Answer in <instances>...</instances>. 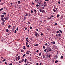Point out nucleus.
Segmentation results:
<instances>
[{
  "label": "nucleus",
  "mask_w": 65,
  "mask_h": 65,
  "mask_svg": "<svg viewBox=\"0 0 65 65\" xmlns=\"http://www.w3.org/2000/svg\"><path fill=\"white\" fill-rule=\"evenodd\" d=\"M47 51L46 52V53H48V52H51V51H52V49L51 47H50L48 46L47 47Z\"/></svg>",
  "instance_id": "nucleus-1"
},
{
  "label": "nucleus",
  "mask_w": 65,
  "mask_h": 65,
  "mask_svg": "<svg viewBox=\"0 0 65 65\" xmlns=\"http://www.w3.org/2000/svg\"><path fill=\"white\" fill-rule=\"evenodd\" d=\"M8 18H9V17H4V19H5V21H6L8 20Z\"/></svg>",
  "instance_id": "nucleus-2"
},
{
  "label": "nucleus",
  "mask_w": 65,
  "mask_h": 65,
  "mask_svg": "<svg viewBox=\"0 0 65 65\" xmlns=\"http://www.w3.org/2000/svg\"><path fill=\"white\" fill-rule=\"evenodd\" d=\"M38 34L37 32H35V35L36 37H37L38 38L39 37L38 36Z\"/></svg>",
  "instance_id": "nucleus-3"
},
{
  "label": "nucleus",
  "mask_w": 65,
  "mask_h": 65,
  "mask_svg": "<svg viewBox=\"0 0 65 65\" xmlns=\"http://www.w3.org/2000/svg\"><path fill=\"white\" fill-rule=\"evenodd\" d=\"M39 10H40V12H42V13H43V12L44 11V10H41L40 9H39Z\"/></svg>",
  "instance_id": "nucleus-4"
},
{
  "label": "nucleus",
  "mask_w": 65,
  "mask_h": 65,
  "mask_svg": "<svg viewBox=\"0 0 65 65\" xmlns=\"http://www.w3.org/2000/svg\"><path fill=\"white\" fill-rule=\"evenodd\" d=\"M46 2H44V7H45V6H47L46 5Z\"/></svg>",
  "instance_id": "nucleus-5"
},
{
  "label": "nucleus",
  "mask_w": 65,
  "mask_h": 65,
  "mask_svg": "<svg viewBox=\"0 0 65 65\" xmlns=\"http://www.w3.org/2000/svg\"><path fill=\"white\" fill-rule=\"evenodd\" d=\"M55 9H54L53 10V11H54V12H56L57 11V8H56V10L55 9V8H54Z\"/></svg>",
  "instance_id": "nucleus-6"
},
{
  "label": "nucleus",
  "mask_w": 65,
  "mask_h": 65,
  "mask_svg": "<svg viewBox=\"0 0 65 65\" xmlns=\"http://www.w3.org/2000/svg\"><path fill=\"white\" fill-rule=\"evenodd\" d=\"M30 51L28 50L27 51V52L26 53V54H29V53H30Z\"/></svg>",
  "instance_id": "nucleus-7"
},
{
  "label": "nucleus",
  "mask_w": 65,
  "mask_h": 65,
  "mask_svg": "<svg viewBox=\"0 0 65 65\" xmlns=\"http://www.w3.org/2000/svg\"><path fill=\"white\" fill-rule=\"evenodd\" d=\"M27 61V59L25 58L24 60V62H25V63H27V61Z\"/></svg>",
  "instance_id": "nucleus-8"
},
{
  "label": "nucleus",
  "mask_w": 65,
  "mask_h": 65,
  "mask_svg": "<svg viewBox=\"0 0 65 65\" xmlns=\"http://www.w3.org/2000/svg\"><path fill=\"white\" fill-rule=\"evenodd\" d=\"M17 59H18V60H19V59H20V56H19L17 58Z\"/></svg>",
  "instance_id": "nucleus-9"
},
{
  "label": "nucleus",
  "mask_w": 65,
  "mask_h": 65,
  "mask_svg": "<svg viewBox=\"0 0 65 65\" xmlns=\"http://www.w3.org/2000/svg\"><path fill=\"white\" fill-rule=\"evenodd\" d=\"M1 17L2 18H4V17H5V16L4 15V14H3L1 15Z\"/></svg>",
  "instance_id": "nucleus-10"
},
{
  "label": "nucleus",
  "mask_w": 65,
  "mask_h": 65,
  "mask_svg": "<svg viewBox=\"0 0 65 65\" xmlns=\"http://www.w3.org/2000/svg\"><path fill=\"white\" fill-rule=\"evenodd\" d=\"M18 4H21V2L20 1H18Z\"/></svg>",
  "instance_id": "nucleus-11"
},
{
  "label": "nucleus",
  "mask_w": 65,
  "mask_h": 65,
  "mask_svg": "<svg viewBox=\"0 0 65 65\" xmlns=\"http://www.w3.org/2000/svg\"><path fill=\"white\" fill-rule=\"evenodd\" d=\"M10 27H11V26L9 25L8 27V29H9L10 28Z\"/></svg>",
  "instance_id": "nucleus-12"
},
{
  "label": "nucleus",
  "mask_w": 65,
  "mask_h": 65,
  "mask_svg": "<svg viewBox=\"0 0 65 65\" xmlns=\"http://www.w3.org/2000/svg\"><path fill=\"white\" fill-rule=\"evenodd\" d=\"M46 51H47V48H46V49L44 50V52H46Z\"/></svg>",
  "instance_id": "nucleus-13"
},
{
  "label": "nucleus",
  "mask_w": 65,
  "mask_h": 65,
  "mask_svg": "<svg viewBox=\"0 0 65 65\" xmlns=\"http://www.w3.org/2000/svg\"><path fill=\"white\" fill-rule=\"evenodd\" d=\"M6 32H8V31H9V30H8V29H6Z\"/></svg>",
  "instance_id": "nucleus-14"
},
{
  "label": "nucleus",
  "mask_w": 65,
  "mask_h": 65,
  "mask_svg": "<svg viewBox=\"0 0 65 65\" xmlns=\"http://www.w3.org/2000/svg\"><path fill=\"white\" fill-rule=\"evenodd\" d=\"M25 13L26 14L25 15V16H27V15H28V14L27 12Z\"/></svg>",
  "instance_id": "nucleus-15"
},
{
  "label": "nucleus",
  "mask_w": 65,
  "mask_h": 65,
  "mask_svg": "<svg viewBox=\"0 0 65 65\" xmlns=\"http://www.w3.org/2000/svg\"><path fill=\"white\" fill-rule=\"evenodd\" d=\"M40 4H39V5L40 6H41V5L42 4L41 3V2H40Z\"/></svg>",
  "instance_id": "nucleus-16"
},
{
  "label": "nucleus",
  "mask_w": 65,
  "mask_h": 65,
  "mask_svg": "<svg viewBox=\"0 0 65 65\" xmlns=\"http://www.w3.org/2000/svg\"><path fill=\"white\" fill-rule=\"evenodd\" d=\"M43 48L44 49H45V46H43Z\"/></svg>",
  "instance_id": "nucleus-17"
},
{
  "label": "nucleus",
  "mask_w": 65,
  "mask_h": 65,
  "mask_svg": "<svg viewBox=\"0 0 65 65\" xmlns=\"http://www.w3.org/2000/svg\"><path fill=\"white\" fill-rule=\"evenodd\" d=\"M59 31L61 33H63V32H62V31L61 30H59Z\"/></svg>",
  "instance_id": "nucleus-18"
},
{
  "label": "nucleus",
  "mask_w": 65,
  "mask_h": 65,
  "mask_svg": "<svg viewBox=\"0 0 65 65\" xmlns=\"http://www.w3.org/2000/svg\"><path fill=\"white\" fill-rule=\"evenodd\" d=\"M38 44H34V46H38Z\"/></svg>",
  "instance_id": "nucleus-19"
},
{
  "label": "nucleus",
  "mask_w": 65,
  "mask_h": 65,
  "mask_svg": "<svg viewBox=\"0 0 65 65\" xmlns=\"http://www.w3.org/2000/svg\"><path fill=\"white\" fill-rule=\"evenodd\" d=\"M34 11L35 13H36L37 12V11H36V9H34Z\"/></svg>",
  "instance_id": "nucleus-20"
},
{
  "label": "nucleus",
  "mask_w": 65,
  "mask_h": 65,
  "mask_svg": "<svg viewBox=\"0 0 65 65\" xmlns=\"http://www.w3.org/2000/svg\"><path fill=\"white\" fill-rule=\"evenodd\" d=\"M26 47H25V46H23V49L25 50L26 49Z\"/></svg>",
  "instance_id": "nucleus-21"
},
{
  "label": "nucleus",
  "mask_w": 65,
  "mask_h": 65,
  "mask_svg": "<svg viewBox=\"0 0 65 65\" xmlns=\"http://www.w3.org/2000/svg\"><path fill=\"white\" fill-rule=\"evenodd\" d=\"M6 61V59H4L2 61H1L2 62H4V61Z\"/></svg>",
  "instance_id": "nucleus-22"
},
{
  "label": "nucleus",
  "mask_w": 65,
  "mask_h": 65,
  "mask_svg": "<svg viewBox=\"0 0 65 65\" xmlns=\"http://www.w3.org/2000/svg\"><path fill=\"white\" fill-rule=\"evenodd\" d=\"M1 20L2 21L3 20H4V18H1Z\"/></svg>",
  "instance_id": "nucleus-23"
},
{
  "label": "nucleus",
  "mask_w": 65,
  "mask_h": 65,
  "mask_svg": "<svg viewBox=\"0 0 65 65\" xmlns=\"http://www.w3.org/2000/svg\"><path fill=\"white\" fill-rule=\"evenodd\" d=\"M58 36H59V37H60V36H61V34H58Z\"/></svg>",
  "instance_id": "nucleus-24"
},
{
  "label": "nucleus",
  "mask_w": 65,
  "mask_h": 65,
  "mask_svg": "<svg viewBox=\"0 0 65 65\" xmlns=\"http://www.w3.org/2000/svg\"><path fill=\"white\" fill-rule=\"evenodd\" d=\"M4 4V3H1L0 4L1 5H2Z\"/></svg>",
  "instance_id": "nucleus-25"
},
{
  "label": "nucleus",
  "mask_w": 65,
  "mask_h": 65,
  "mask_svg": "<svg viewBox=\"0 0 65 65\" xmlns=\"http://www.w3.org/2000/svg\"><path fill=\"white\" fill-rule=\"evenodd\" d=\"M3 14L5 15H6V13H5V12H3Z\"/></svg>",
  "instance_id": "nucleus-26"
},
{
  "label": "nucleus",
  "mask_w": 65,
  "mask_h": 65,
  "mask_svg": "<svg viewBox=\"0 0 65 65\" xmlns=\"http://www.w3.org/2000/svg\"><path fill=\"white\" fill-rule=\"evenodd\" d=\"M3 8H2L0 9V11H1L2 10H3Z\"/></svg>",
  "instance_id": "nucleus-27"
},
{
  "label": "nucleus",
  "mask_w": 65,
  "mask_h": 65,
  "mask_svg": "<svg viewBox=\"0 0 65 65\" xmlns=\"http://www.w3.org/2000/svg\"><path fill=\"white\" fill-rule=\"evenodd\" d=\"M26 46H27V45L28 44V43L27 42H26Z\"/></svg>",
  "instance_id": "nucleus-28"
},
{
  "label": "nucleus",
  "mask_w": 65,
  "mask_h": 65,
  "mask_svg": "<svg viewBox=\"0 0 65 65\" xmlns=\"http://www.w3.org/2000/svg\"><path fill=\"white\" fill-rule=\"evenodd\" d=\"M59 17H60V15L58 14L57 15V18H59Z\"/></svg>",
  "instance_id": "nucleus-29"
},
{
  "label": "nucleus",
  "mask_w": 65,
  "mask_h": 65,
  "mask_svg": "<svg viewBox=\"0 0 65 65\" xmlns=\"http://www.w3.org/2000/svg\"><path fill=\"white\" fill-rule=\"evenodd\" d=\"M58 2V4H61V2L59 1Z\"/></svg>",
  "instance_id": "nucleus-30"
},
{
  "label": "nucleus",
  "mask_w": 65,
  "mask_h": 65,
  "mask_svg": "<svg viewBox=\"0 0 65 65\" xmlns=\"http://www.w3.org/2000/svg\"><path fill=\"white\" fill-rule=\"evenodd\" d=\"M24 59H22V60H21V62L22 63H23V62H24Z\"/></svg>",
  "instance_id": "nucleus-31"
},
{
  "label": "nucleus",
  "mask_w": 65,
  "mask_h": 65,
  "mask_svg": "<svg viewBox=\"0 0 65 65\" xmlns=\"http://www.w3.org/2000/svg\"><path fill=\"white\" fill-rule=\"evenodd\" d=\"M12 31H13H13H14V28H12Z\"/></svg>",
  "instance_id": "nucleus-32"
},
{
  "label": "nucleus",
  "mask_w": 65,
  "mask_h": 65,
  "mask_svg": "<svg viewBox=\"0 0 65 65\" xmlns=\"http://www.w3.org/2000/svg\"><path fill=\"white\" fill-rule=\"evenodd\" d=\"M2 24H3V25H4V22H3Z\"/></svg>",
  "instance_id": "nucleus-33"
},
{
  "label": "nucleus",
  "mask_w": 65,
  "mask_h": 65,
  "mask_svg": "<svg viewBox=\"0 0 65 65\" xmlns=\"http://www.w3.org/2000/svg\"><path fill=\"white\" fill-rule=\"evenodd\" d=\"M51 17H50L49 18H48V20H50V19H51Z\"/></svg>",
  "instance_id": "nucleus-34"
},
{
  "label": "nucleus",
  "mask_w": 65,
  "mask_h": 65,
  "mask_svg": "<svg viewBox=\"0 0 65 65\" xmlns=\"http://www.w3.org/2000/svg\"><path fill=\"white\" fill-rule=\"evenodd\" d=\"M21 52H24V50H21Z\"/></svg>",
  "instance_id": "nucleus-35"
},
{
  "label": "nucleus",
  "mask_w": 65,
  "mask_h": 65,
  "mask_svg": "<svg viewBox=\"0 0 65 65\" xmlns=\"http://www.w3.org/2000/svg\"><path fill=\"white\" fill-rule=\"evenodd\" d=\"M36 7H38V6H39V5H38V4H37L36 5Z\"/></svg>",
  "instance_id": "nucleus-36"
},
{
  "label": "nucleus",
  "mask_w": 65,
  "mask_h": 65,
  "mask_svg": "<svg viewBox=\"0 0 65 65\" xmlns=\"http://www.w3.org/2000/svg\"><path fill=\"white\" fill-rule=\"evenodd\" d=\"M40 55H41V53H40L39 54V56H40Z\"/></svg>",
  "instance_id": "nucleus-37"
},
{
  "label": "nucleus",
  "mask_w": 65,
  "mask_h": 65,
  "mask_svg": "<svg viewBox=\"0 0 65 65\" xmlns=\"http://www.w3.org/2000/svg\"><path fill=\"white\" fill-rule=\"evenodd\" d=\"M30 15H31V14L30 12L29 13V14H28V15L29 16H30Z\"/></svg>",
  "instance_id": "nucleus-38"
},
{
  "label": "nucleus",
  "mask_w": 65,
  "mask_h": 65,
  "mask_svg": "<svg viewBox=\"0 0 65 65\" xmlns=\"http://www.w3.org/2000/svg\"><path fill=\"white\" fill-rule=\"evenodd\" d=\"M18 29H19V28H18V27L16 29V30H17V31H18Z\"/></svg>",
  "instance_id": "nucleus-39"
},
{
  "label": "nucleus",
  "mask_w": 65,
  "mask_h": 65,
  "mask_svg": "<svg viewBox=\"0 0 65 65\" xmlns=\"http://www.w3.org/2000/svg\"><path fill=\"white\" fill-rule=\"evenodd\" d=\"M41 36H42L43 35V34L42 33H41Z\"/></svg>",
  "instance_id": "nucleus-40"
},
{
  "label": "nucleus",
  "mask_w": 65,
  "mask_h": 65,
  "mask_svg": "<svg viewBox=\"0 0 65 65\" xmlns=\"http://www.w3.org/2000/svg\"><path fill=\"white\" fill-rule=\"evenodd\" d=\"M8 33V34H11V32L10 31H9Z\"/></svg>",
  "instance_id": "nucleus-41"
},
{
  "label": "nucleus",
  "mask_w": 65,
  "mask_h": 65,
  "mask_svg": "<svg viewBox=\"0 0 65 65\" xmlns=\"http://www.w3.org/2000/svg\"><path fill=\"white\" fill-rule=\"evenodd\" d=\"M61 58L62 59H63V56H61Z\"/></svg>",
  "instance_id": "nucleus-42"
},
{
  "label": "nucleus",
  "mask_w": 65,
  "mask_h": 65,
  "mask_svg": "<svg viewBox=\"0 0 65 65\" xmlns=\"http://www.w3.org/2000/svg\"><path fill=\"white\" fill-rule=\"evenodd\" d=\"M36 31H38V29H37V28H36Z\"/></svg>",
  "instance_id": "nucleus-43"
},
{
  "label": "nucleus",
  "mask_w": 65,
  "mask_h": 65,
  "mask_svg": "<svg viewBox=\"0 0 65 65\" xmlns=\"http://www.w3.org/2000/svg\"><path fill=\"white\" fill-rule=\"evenodd\" d=\"M31 13H33V10H31Z\"/></svg>",
  "instance_id": "nucleus-44"
},
{
  "label": "nucleus",
  "mask_w": 65,
  "mask_h": 65,
  "mask_svg": "<svg viewBox=\"0 0 65 65\" xmlns=\"http://www.w3.org/2000/svg\"><path fill=\"white\" fill-rule=\"evenodd\" d=\"M9 65H12V63H10Z\"/></svg>",
  "instance_id": "nucleus-45"
},
{
  "label": "nucleus",
  "mask_w": 65,
  "mask_h": 65,
  "mask_svg": "<svg viewBox=\"0 0 65 65\" xmlns=\"http://www.w3.org/2000/svg\"><path fill=\"white\" fill-rule=\"evenodd\" d=\"M38 52H39V50H37L36 51L37 53H38Z\"/></svg>",
  "instance_id": "nucleus-46"
},
{
  "label": "nucleus",
  "mask_w": 65,
  "mask_h": 65,
  "mask_svg": "<svg viewBox=\"0 0 65 65\" xmlns=\"http://www.w3.org/2000/svg\"><path fill=\"white\" fill-rule=\"evenodd\" d=\"M57 25V23H56L54 25L56 26Z\"/></svg>",
  "instance_id": "nucleus-47"
},
{
  "label": "nucleus",
  "mask_w": 65,
  "mask_h": 65,
  "mask_svg": "<svg viewBox=\"0 0 65 65\" xmlns=\"http://www.w3.org/2000/svg\"><path fill=\"white\" fill-rule=\"evenodd\" d=\"M16 32H17V30H15L14 31V33H16Z\"/></svg>",
  "instance_id": "nucleus-48"
},
{
  "label": "nucleus",
  "mask_w": 65,
  "mask_h": 65,
  "mask_svg": "<svg viewBox=\"0 0 65 65\" xmlns=\"http://www.w3.org/2000/svg\"><path fill=\"white\" fill-rule=\"evenodd\" d=\"M25 56H26V54H24L23 56V57H25Z\"/></svg>",
  "instance_id": "nucleus-49"
},
{
  "label": "nucleus",
  "mask_w": 65,
  "mask_h": 65,
  "mask_svg": "<svg viewBox=\"0 0 65 65\" xmlns=\"http://www.w3.org/2000/svg\"><path fill=\"white\" fill-rule=\"evenodd\" d=\"M2 21H3V22H5V20H4V19Z\"/></svg>",
  "instance_id": "nucleus-50"
},
{
  "label": "nucleus",
  "mask_w": 65,
  "mask_h": 65,
  "mask_svg": "<svg viewBox=\"0 0 65 65\" xmlns=\"http://www.w3.org/2000/svg\"><path fill=\"white\" fill-rule=\"evenodd\" d=\"M26 40L27 42H29V41H28V39H26Z\"/></svg>",
  "instance_id": "nucleus-51"
},
{
  "label": "nucleus",
  "mask_w": 65,
  "mask_h": 65,
  "mask_svg": "<svg viewBox=\"0 0 65 65\" xmlns=\"http://www.w3.org/2000/svg\"><path fill=\"white\" fill-rule=\"evenodd\" d=\"M55 63H57V60H56L55 61Z\"/></svg>",
  "instance_id": "nucleus-52"
},
{
  "label": "nucleus",
  "mask_w": 65,
  "mask_h": 65,
  "mask_svg": "<svg viewBox=\"0 0 65 65\" xmlns=\"http://www.w3.org/2000/svg\"><path fill=\"white\" fill-rule=\"evenodd\" d=\"M52 43H53V44H55V42H52Z\"/></svg>",
  "instance_id": "nucleus-53"
},
{
  "label": "nucleus",
  "mask_w": 65,
  "mask_h": 65,
  "mask_svg": "<svg viewBox=\"0 0 65 65\" xmlns=\"http://www.w3.org/2000/svg\"><path fill=\"white\" fill-rule=\"evenodd\" d=\"M27 47H30V46H29V45H28L27 46Z\"/></svg>",
  "instance_id": "nucleus-54"
},
{
  "label": "nucleus",
  "mask_w": 65,
  "mask_h": 65,
  "mask_svg": "<svg viewBox=\"0 0 65 65\" xmlns=\"http://www.w3.org/2000/svg\"><path fill=\"white\" fill-rule=\"evenodd\" d=\"M45 45H46V46L47 45V43L45 44Z\"/></svg>",
  "instance_id": "nucleus-55"
},
{
  "label": "nucleus",
  "mask_w": 65,
  "mask_h": 65,
  "mask_svg": "<svg viewBox=\"0 0 65 65\" xmlns=\"http://www.w3.org/2000/svg\"><path fill=\"white\" fill-rule=\"evenodd\" d=\"M5 64H7V62H5Z\"/></svg>",
  "instance_id": "nucleus-56"
},
{
  "label": "nucleus",
  "mask_w": 65,
  "mask_h": 65,
  "mask_svg": "<svg viewBox=\"0 0 65 65\" xmlns=\"http://www.w3.org/2000/svg\"><path fill=\"white\" fill-rule=\"evenodd\" d=\"M30 28V29H32V27H30V28Z\"/></svg>",
  "instance_id": "nucleus-57"
},
{
  "label": "nucleus",
  "mask_w": 65,
  "mask_h": 65,
  "mask_svg": "<svg viewBox=\"0 0 65 65\" xmlns=\"http://www.w3.org/2000/svg\"><path fill=\"white\" fill-rule=\"evenodd\" d=\"M43 58H45V56L44 55H43Z\"/></svg>",
  "instance_id": "nucleus-58"
},
{
  "label": "nucleus",
  "mask_w": 65,
  "mask_h": 65,
  "mask_svg": "<svg viewBox=\"0 0 65 65\" xmlns=\"http://www.w3.org/2000/svg\"><path fill=\"white\" fill-rule=\"evenodd\" d=\"M51 56V55H49L48 56V57L49 58H50V56Z\"/></svg>",
  "instance_id": "nucleus-59"
},
{
  "label": "nucleus",
  "mask_w": 65,
  "mask_h": 65,
  "mask_svg": "<svg viewBox=\"0 0 65 65\" xmlns=\"http://www.w3.org/2000/svg\"><path fill=\"white\" fill-rule=\"evenodd\" d=\"M14 26H13V28H15V26H14V25H13Z\"/></svg>",
  "instance_id": "nucleus-60"
},
{
  "label": "nucleus",
  "mask_w": 65,
  "mask_h": 65,
  "mask_svg": "<svg viewBox=\"0 0 65 65\" xmlns=\"http://www.w3.org/2000/svg\"><path fill=\"white\" fill-rule=\"evenodd\" d=\"M1 59H4V58H3V57H1Z\"/></svg>",
  "instance_id": "nucleus-61"
},
{
  "label": "nucleus",
  "mask_w": 65,
  "mask_h": 65,
  "mask_svg": "<svg viewBox=\"0 0 65 65\" xmlns=\"http://www.w3.org/2000/svg\"><path fill=\"white\" fill-rule=\"evenodd\" d=\"M27 28H25V29L26 30H27Z\"/></svg>",
  "instance_id": "nucleus-62"
},
{
  "label": "nucleus",
  "mask_w": 65,
  "mask_h": 65,
  "mask_svg": "<svg viewBox=\"0 0 65 65\" xmlns=\"http://www.w3.org/2000/svg\"><path fill=\"white\" fill-rule=\"evenodd\" d=\"M38 63H36V65H39V64H38Z\"/></svg>",
  "instance_id": "nucleus-63"
},
{
  "label": "nucleus",
  "mask_w": 65,
  "mask_h": 65,
  "mask_svg": "<svg viewBox=\"0 0 65 65\" xmlns=\"http://www.w3.org/2000/svg\"><path fill=\"white\" fill-rule=\"evenodd\" d=\"M60 33L59 31H57V33Z\"/></svg>",
  "instance_id": "nucleus-64"
}]
</instances>
